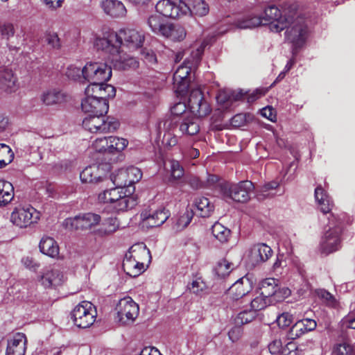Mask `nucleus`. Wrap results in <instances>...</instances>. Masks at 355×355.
Wrapping results in <instances>:
<instances>
[{
	"instance_id": "32",
	"label": "nucleus",
	"mask_w": 355,
	"mask_h": 355,
	"mask_svg": "<svg viewBox=\"0 0 355 355\" xmlns=\"http://www.w3.org/2000/svg\"><path fill=\"white\" fill-rule=\"evenodd\" d=\"M262 20L260 16L248 15L238 19L235 24L236 27L241 29L254 28L262 25Z\"/></svg>"
},
{
	"instance_id": "31",
	"label": "nucleus",
	"mask_w": 355,
	"mask_h": 355,
	"mask_svg": "<svg viewBox=\"0 0 355 355\" xmlns=\"http://www.w3.org/2000/svg\"><path fill=\"white\" fill-rule=\"evenodd\" d=\"M315 198L322 213L327 214L330 212L333 203L330 202L329 196L321 186L317 187L315 189Z\"/></svg>"
},
{
	"instance_id": "20",
	"label": "nucleus",
	"mask_w": 355,
	"mask_h": 355,
	"mask_svg": "<svg viewBox=\"0 0 355 355\" xmlns=\"http://www.w3.org/2000/svg\"><path fill=\"white\" fill-rule=\"evenodd\" d=\"M81 107L88 114H105L109 109L108 101H101L97 98L85 97L82 100Z\"/></svg>"
},
{
	"instance_id": "16",
	"label": "nucleus",
	"mask_w": 355,
	"mask_h": 355,
	"mask_svg": "<svg viewBox=\"0 0 355 355\" xmlns=\"http://www.w3.org/2000/svg\"><path fill=\"white\" fill-rule=\"evenodd\" d=\"M110 169L108 164H92L87 166L80 174L83 182L97 183L103 181L105 178V171Z\"/></svg>"
},
{
	"instance_id": "33",
	"label": "nucleus",
	"mask_w": 355,
	"mask_h": 355,
	"mask_svg": "<svg viewBox=\"0 0 355 355\" xmlns=\"http://www.w3.org/2000/svg\"><path fill=\"white\" fill-rule=\"evenodd\" d=\"M13 198L12 184L9 182L0 180V207L8 205Z\"/></svg>"
},
{
	"instance_id": "13",
	"label": "nucleus",
	"mask_w": 355,
	"mask_h": 355,
	"mask_svg": "<svg viewBox=\"0 0 355 355\" xmlns=\"http://www.w3.org/2000/svg\"><path fill=\"white\" fill-rule=\"evenodd\" d=\"M188 105L191 112L198 117H204L211 112L208 102L205 99L202 92L199 89H192L188 101Z\"/></svg>"
},
{
	"instance_id": "42",
	"label": "nucleus",
	"mask_w": 355,
	"mask_h": 355,
	"mask_svg": "<svg viewBox=\"0 0 355 355\" xmlns=\"http://www.w3.org/2000/svg\"><path fill=\"white\" fill-rule=\"evenodd\" d=\"M211 232L213 236L221 243L227 242L230 236V230L220 223L214 224Z\"/></svg>"
},
{
	"instance_id": "21",
	"label": "nucleus",
	"mask_w": 355,
	"mask_h": 355,
	"mask_svg": "<svg viewBox=\"0 0 355 355\" xmlns=\"http://www.w3.org/2000/svg\"><path fill=\"white\" fill-rule=\"evenodd\" d=\"M26 337L17 333L8 340L6 355H24L26 349Z\"/></svg>"
},
{
	"instance_id": "3",
	"label": "nucleus",
	"mask_w": 355,
	"mask_h": 355,
	"mask_svg": "<svg viewBox=\"0 0 355 355\" xmlns=\"http://www.w3.org/2000/svg\"><path fill=\"white\" fill-rule=\"evenodd\" d=\"M290 17L291 20L285 28V38L292 44L293 53H296L306 42L308 28L304 18L298 13L297 8Z\"/></svg>"
},
{
	"instance_id": "23",
	"label": "nucleus",
	"mask_w": 355,
	"mask_h": 355,
	"mask_svg": "<svg viewBox=\"0 0 355 355\" xmlns=\"http://www.w3.org/2000/svg\"><path fill=\"white\" fill-rule=\"evenodd\" d=\"M17 78L14 76L12 71L10 69L0 70V89L11 93L17 88Z\"/></svg>"
},
{
	"instance_id": "43",
	"label": "nucleus",
	"mask_w": 355,
	"mask_h": 355,
	"mask_svg": "<svg viewBox=\"0 0 355 355\" xmlns=\"http://www.w3.org/2000/svg\"><path fill=\"white\" fill-rule=\"evenodd\" d=\"M128 142L123 138L109 137V154H116L127 146Z\"/></svg>"
},
{
	"instance_id": "11",
	"label": "nucleus",
	"mask_w": 355,
	"mask_h": 355,
	"mask_svg": "<svg viewBox=\"0 0 355 355\" xmlns=\"http://www.w3.org/2000/svg\"><path fill=\"white\" fill-rule=\"evenodd\" d=\"M101 221V216L93 213H86L73 218H69L63 222V226L70 230H85L91 229Z\"/></svg>"
},
{
	"instance_id": "14",
	"label": "nucleus",
	"mask_w": 355,
	"mask_h": 355,
	"mask_svg": "<svg viewBox=\"0 0 355 355\" xmlns=\"http://www.w3.org/2000/svg\"><path fill=\"white\" fill-rule=\"evenodd\" d=\"M94 45L97 50L105 51L112 55L120 53L121 42L119 40L118 33L114 31L107 33L103 37H97Z\"/></svg>"
},
{
	"instance_id": "28",
	"label": "nucleus",
	"mask_w": 355,
	"mask_h": 355,
	"mask_svg": "<svg viewBox=\"0 0 355 355\" xmlns=\"http://www.w3.org/2000/svg\"><path fill=\"white\" fill-rule=\"evenodd\" d=\"M40 282L46 288L57 286L62 283L63 275L58 270H49L41 277Z\"/></svg>"
},
{
	"instance_id": "29",
	"label": "nucleus",
	"mask_w": 355,
	"mask_h": 355,
	"mask_svg": "<svg viewBox=\"0 0 355 355\" xmlns=\"http://www.w3.org/2000/svg\"><path fill=\"white\" fill-rule=\"evenodd\" d=\"M277 280L274 278H268L261 282L260 287V295L268 298L272 296H277L282 292L277 284Z\"/></svg>"
},
{
	"instance_id": "4",
	"label": "nucleus",
	"mask_w": 355,
	"mask_h": 355,
	"mask_svg": "<svg viewBox=\"0 0 355 355\" xmlns=\"http://www.w3.org/2000/svg\"><path fill=\"white\" fill-rule=\"evenodd\" d=\"M83 127L92 133L105 134L115 131L119 127V122L114 118L104 115L88 114L83 120Z\"/></svg>"
},
{
	"instance_id": "19",
	"label": "nucleus",
	"mask_w": 355,
	"mask_h": 355,
	"mask_svg": "<svg viewBox=\"0 0 355 355\" xmlns=\"http://www.w3.org/2000/svg\"><path fill=\"white\" fill-rule=\"evenodd\" d=\"M143 227L153 228L162 225L169 217V212L165 208L153 211L152 214L144 211L141 213Z\"/></svg>"
},
{
	"instance_id": "6",
	"label": "nucleus",
	"mask_w": 355,
	"mask_h": 355,
	"mask_svg": "<svg viewBox=\"0 0 355 355\" xmlns=\"http://www.w3.org/2000/svg\"><path fill=\"white\" fill-rule=\"evenodd\" d=\"M96 317L95 306L88 301H83L75 306L71 313V318L79 328H87L92 325Z\"/></svg>"
},
{
	"instance_id": "64",
	"label": "nucleus",
	"mask_w": 355,
	"mask_h": 355,
	"mask_svg": "<svg viewBox=\"0 0 355 355\" xmlns=\"http://www.w3.org/2000/svg\"><path fill=\"white\" fill-rule=\"evenodd\" d=\"M181 122L182 121L178 119L177 116L173 117L172 116H170L164 121V129L167 132H171L172 130H174V129L177 128L178 125L180 126Z\"/></svg>"
},
{
	"instance_id": "52",
	"label": "nucleus",
	"mask_w": 355,
	"mask_h": 355,
	"mask_svg": "<svg viewBox=\"0 0 355 355\" xmlns=\"http://www.w3.org/2000/svg\"><path fill=\"white\" fill-rule=\"evenodd\" d=\"M304 327L300 320L297 321L288 331L286 336L290 340H295L305 334Z\"/></svg>"
},
{
	"instance_id": "7",
	"label": "nucleus",
	"mask_w": 355,
	"mask_h": 355,
	"mask_svg": "<svg viewBox=\"0 0 355 355\" xmlns=\"http://www.w3.org/2000/svg\"><path fill=\"white\" fill-rule=\"evenodd\" d=\"M112 76V68L103 62H87L83 67L85 81L90 83H105Z\"/></svg>"
},
{
	"instance_id": "2",
	"label": "nucleus",
	"mask_w": 355,
	"mask_h": 355,
	"mask_svg": "<svg viewBox=\"0 0 355 355\" xmlns=\"http://www.w3.org/2000/svg\"><path fill=\"white\" fill-rule=\"evenodd\" d=\"M297 6L290 4L285 6L282 10H280L275 6H269L264 9L263 16L261 17L262 25H269L271 31L279 33L285 29L291 20V15L295 12Z\"/></svg>"
},
{
	"instance_id": "47",
	"label": "nucleus",
	"mask_w": 355,
	"mask_h": 355,
	"mask_svg": "<svg viewBox=\"0 0 355 355\" xmlns=\"http://www.w3.org/2000/svg\"><path fill=\"white\" fill-rule=\"evenodd\" d=\"M12 156L10 148L4 144H0V168L5 167L10 164Z\"/></svg>"
},
{
	"instance_id": "26",
	"label": "nucleus",
	"mask_w": 355,
	"mask_h": 355,
	"mask_svg": "<svg viewBox=\"0 0 355 355\" xmlns=\"http://www.w3.org/2000/svg\"><path fill=\"white\" fill-rule=\"evenodd\" d=\"M123 269L129 276L135 277L145 270L144 266L139 263L127 253L123 261Z\"/></svg>"
},
{
	"instance_id": "5",
	"label": "nucleus",
	"mask_w": 355,
	"mask_h": 355,
	"mask_svg": "<svg viewBox=\"0 0 355 355\" xmlns=\"http://www.w3.org/2000/svg\"><path fill=\"white\" fill-rule=\"evenodd\" d=\"M171 116L178 117L182 121L180 130L183 134L194 135L200 130L198 119L192 116L190 112H187L186 104L182 102L175 103L171 109Z\"/></svg>"
},
{
	"instance_id": "55",
	"label": "nucleus",
	"mask_w": 355,
	"mask_h": 355,
	"mask_svg": "<svg viewBox=\"0 0 355 355\" xmlns=\"http://www.w3.org/2000/svg\"><path fill=\"white\" fill-rule=\"evenodd\" d=\"M45 42L51 46V49L59 50L62 44L58 35L55 33H48L45 35Z\"/></svg>"
},
{
	"instance_id": "22",
	"label": "nucleus",
	"mask_w": 355,
	"mask_h": 355,
	"mask_svg": "<svg viewBox=\"0 0 355 355\" xmlns=\"http://www.w3.org/2000/svg\"><path fill=\"white\" fill-rule=\"evenodd\" d=\"M252 289V282L247 277H243L236 281L230 288V293L234 300L243 297Z\"/></svg>"
},
{
	"instance_id": "15",
	"label": "nucleus",
	"mask_w": 355,
	"mask_h": 355,
	"mask_svg": "<svg viewBox=\"0 0 355 355\" xmlns=\"http://www.w3.org/2000/svg\"><path fill=\"white\" fill-rule=\"evenodd\" d=\"M272 253L271 248L268 245L263 243L254 244L249 250L248 264L252 268L259 266L268 260Z\"/></svg>"
},
{
	"instance_id": "25",
	"label": "nucleus",
	"mask_w": 355,
	"mask_h": 355,
	"mask_svg": "<svg viewBox=\"0 0 355 355\" xmlns=\"http://www.w3.org/2000/svg\"><path fill=\"white\" fill-rule=\"evenodd\" d=\"M128 254L139 263L144 265V261H150V250L143 243L132 245Z\"/></svg>"
},
{
	"instance_id": "56",
	"label": "nucleus",
	"mask_w": 355,
	"mask_h": 355,
	"mask_svg": "<svg viewBox=\"0 0 355 355\" xmlns=\"http://www.w3.org/2000/svg\"><path fill=\"white\" fill-rule=\"evenodd\" d=\"M250 114H237L231 119V125L234 127H241L245 125L250 119Z\"/></svg>"
},
{
	"instance_id": "46",
	"label": "nucleus",
	"mask_w": 355,
	"mask_h": 355,
	"mask_svg": "<svg viewBox=\"0 0 355 355\" xmlns=\"http://www.w3.org/2000/svg\"><path fill=\"white\" fill-rule=\"evenodd\" d=\"M119 227V223L116 218H108L103 223V227L99 230V232L104 235L114 233Z\"/></svg>"
},
{
	"instance_id": "58",
	"label": "nucleus",
	"mask_w": 355,
	"mask_h": 355,
	"mask_svg": "<svg viewBox=\"0 0 355 355\" xmlns=\"http://www.w3.org/2000/svg\"><path fill=\"white\" fill-rule=\"evenodd\" d=\"M293 322V316L292 314L284 312L279 315L277 319V323L279 328L286 329Z\"/></svg>"
},
{
	"instance_id": "49",
	"label": "nucleus",
	"mask_w": 355,
	"mask_h": 355,
	"mask_svg": "<svg viewBox=\"0 0 355 355\" xmlns=\"http://www.w3.org/2000/svg\"><path fill=\"white\" fill-rule=\"evenodd\" d=\"M244 96V93H243L242 90L240 91H232L230 93L226 94L225 92L219 94L217 96V100L220 103H224L226 101H239Z\"/></svg>"
},
{
	"instance_id": "17",
	"label": "nucleus",
	"mask_w": 355,
	"mask_h": 355,
	"mask_svg": "<svg viewBox=\"0 0 355 355\" xmlns=\"http://www.w3.org/2000/svg\"><path fill=\"white\" fill-rule=\"evenodd\" d=\"M342 228L340 226L330 227L327 230L321 241L320 247L322 253L326 254L332 253L340 248V234Z\"/></svg>"
},
{
	"instance_id": "50",
	"label": "nucleus",
	"mask_w": 355,
	"mask_h": 355,
	"mask_svg": "<svg viewBox=\"0 0 355 355\" xmlns=\"http://www.w3.org/2000/svg\"><path fill=\"white\" fill-rule=\"evenodd\" d=\"M65 75L69 79L72 80L82 83L85 82L83 78V68L80 69L73 65H70L67 68Z\"/></svg>"
},
{
	"instance_id": "30",
	"label": "nucleus",
	"mask_w": 355,
	"mask_h": 355,
	"mask_svg": "<svg viewBox=\"0 0 355 355\" xmlns=\"http://www.w3.org/2000/svg\"><path fill=\"white\" fill-rule=\"evenodd\" d=\"M41 252L51 257H56L59 254V247L51 237H43L40 243Z\"/></svg>"
},
{
	"instance_id": "54",
	"label": "nucleus",
	"mask_w": 355,
	"mask_h": 355,
	"mask_svg": "<svg viewBox=\"0 0 355 355\" xmlns=\"http://www.w3.org/2000/svg\"><path fill=\"white\" fill-rule=\"evenodd\" d=\"M93 146L99 153L109 154V137L96 139L93 143Z\"/></svg>"
},
{
	"instance_id": "62",
	"label": "nucleus",
	"mask_w": 355,
	"mask_h": 355,
	"mask_svg": "<svg viewBox=\"0 0 355 355\" xmlns=\"http://www.w3.org/2000/svg\"><path fill=\"white\" fill-rule=\"evenodd\" d=\"M266 297H263V295L258 296L255 297L253 300L251 302V309L257 313V311L263 309L267 306V301Z\"/></svg>"
},
{
	"instance_id": "10",
	"label": "nucleus",
	"mask_w": 355,
	"mask_h": 355,
	"mask_svg": "<svg viewBox=\"0 0 355 355\" xmlns=\"http://www.w3.org/2000/svg\"><path fill=\"white\" fill-rule=\"evenodd\" d=\"M117 321L123 324H129L135 321L139 315L138 304L130 297L119 300L116 307Z\"/></svg>"
},
{
	"instance_id": "12",
	"label": "nucleus",
	"mask_w": 355,
	"mask_h": 355,
	"mask_svg": "<svg viewBox=\"0 0 355 355\" xmlns=\"http://www.w3.org/2000/svg\"><path fill=\"white\" fill-rule=\"evenodd\" d=\"M39 214L32 207H17L11 214L10 220L15 225L24 228L36 223Z\"/></svg>"
},
{
	"instance_id": "41",
	"label": "nucleus",
	"mask_w": 355,
	"mask_h": 355,
	"mask_svg": "<svg viewBox=\"0 0 355 355\" xmlns=\"http://www.w3.org/2000/svg\"><path fill=\"white\" fill-rule=\"evenodd\" d=\"M195 205L201 217H209L214 211V206L207 198L202 197L196 199Z\"/></svg>"
},
{
	"instance_id": "60",
	"label": "nucleus",
	"mask_w": 355,
	"mask_h": 355,
	"mask_svg": "<svg viewBox=\"0 0 355 355\" xmlns=\"http://www.w3.org/2000/svg\"><path fill=\"white\" fill-rule=\"evenodd\" d=\"M126 171L130 186L139 182L142 177L141 170L137 167L131 166L126 168Z\"/></svg>"
},
{
	"instance_id": "59",
	"label": "nucleus",
	"mask_w": 355,
	"mask_h": 355,
	"mask_svg": "<svg viewBox=\"0 0 355 355\" xmlns=\"http://www.w3.org/2000/svg\"><path fill=\"white\" fill-rule=\"evenodd\" d=\"M340 327L342 331L348 329H355V316L351 313L345 316L340 322Z\"/></svg>"
},
{
	"instance_id": "8",
	"label": "nucleus",
	"mask_w": 355,
	"mask_h": 355,
	"mask_svg": "<svg viewBox=\"0 0 355 355\" xmlns=\"http://www.w3.org/2000/svg\"><path fill=\"white\" fill-rule=\"evenodd\" d=\"M220 191L226 197L238 202H246L250 199V193L254 189L251 181H241L238 184L229 185L227 183L219 184Z\"/></svg>"
},
{
	"instance_id": "1",
	"label": "nucleus",
	"mask_w": 355,
	"mask_h": 355,
	"mask_svg": "<svg viewBox=\"0 0 355 355\" xmlns=\"http://www.w3.org/2000/svg\"><path fill=\"white\" fill-rule=\"evenodd\" d=\"M203 53V49L198 48L191 53L183 64L180 65L173 74V88L175 92L184 96L187 94L189 87V74L192 69H196L200 64Z\"/></svg>"
},
{
	"instance_id": "9",
	"label": "nucleus",
	"mask_w": 355,
	"mask_h": 355,
	"mask_svg": "<svg viewBox=\"0 0 355 355\" xmlns=\"http://www.w3.org/2000/svg\"><path fill=\"white\" fill-rule=\"evenodd\" d=\"M155 9L163 16L173 19L187 15L190 11V7L182 0H159Z\"/></svg>"
},
{
	"instance_id": "48",
	"label": "nucleus",
	"mask_w": 355,
	"mask_h": 355,
	"mask_svg": "<svg viewBox=\"0 0 355 355\" xmlns=\"http://www.w3.org/2000/svg\"><path fill=\"white\" fill-rule=\"evenodd\" d=\"M256 315L257 313L252 309L243 311L240 312L235 318V324L236 325H243L249 323L256 318Z\"/></svg>"
},
{
	"instance_id": "53",
	"label": "nucleus",
	"mask_w": 355,
	"mask_h": 355,
	"mask_svg": "<svg viewBox=\"0 0 355 355\" xmlns=\"http://www.w3.org/2000/svg\"><path fill=\"white\" fill-rule=\"evenodd\" d=\"M336 355H355V351L352 345L346 342L337 344L334 349Z\"/></svg>"
},
{
	"instance_id": "27",
	"label": "nucleus",
	"mask_w": 355,
	"mask_h": 355,
	"mask_svg": "<svg viewBox=\"0 0 355 355\" xmlns=\"http://www.w3.org/2000/svg\"><path fill=\"white\" fill-rule=\"evenodd\" d=\"M162 35L174 42H180L184 39L186 31L180 25L167 23Z\"/></svg>"
},
{
	"instance_id": "63",
	"label": "nucleus",
	"mask_w": 355,
	"mask_h": 355,
	"mask_svg": "<svg viewBox=\"0 0 355 355\" xmlns=\"http://www.w3.org/2000/svg\"><path fill=\"white\" fill-rule=\"evenodd\" d=\"M302 350L299 349L297 345L294 342H289L284 347L282 354L284 355H302Z\"/></svg>"
},
{
	"instance_id": "45",
	"label": "nucleus",
	"mask_w": 355,
	"mask_h": 355,
	"mask_svg": "<svg viewBox=\"0 0 355 355\" xmlns=\"http://www.w3.org/2000/svg\"><path fill=\"white\" fill-rule=\"evenodd\" d=\"M209 11V6L208 3L204 0H195L193 4L192 8H190V11L189 12L199 16L203 17L207 15Z\"/></svg>"
},
{
	"instance_id": "57",
	"label": "nucleus",
	"mask_w": 355,
	"mask_h": 355,
	"mask_svg": "<svg viewBox=\"0 0 355 355\" xmlns=\"http://www.w3.org/2000/svg\"><path fill=\"white\" fill-rule=\"evenodd\" d=\"M171 164V178L173 180H179L183 177L184 171L182 166H180V163L175 160H171L170 162Z\"/></svg>"
},
{
	"instance_id": "40",
	"label": "nucleus",
	"mask_w": 355,
	"mask_h": 355,
	"mask_svg": "<svg viewBox=\"0 0 355 355\" xmlns=\"http://www.w3.org/2000/svg\"><path fill=\"white\" fill-rule=\"evenodd\" d=\"M121 189L116 187L115 188L105 190L98 195V200L103 203L114 204L122 194Z\"/></svg>"
},
{
	"instance_id": "24",
	"label": "nucleus",
	"mask_w": 355,
	"mask_h": 355,
	"mask_svg": "<svg viewBox=\"0 0 355 355\" xmlns=\"http://www.w3.org/2000/svg\"><path fill=\"white\" fill-rule=\"evenodd\" d=\"M104 12L114 17H123L126 13L124 5L118 0H105L102 3Z\"/></svg>"
},
{
	"instance_id": "35",
	"label": "nucleus",
	"mask_w": 355,
	"mask_h": 355,
	"mask_svg": "<svg viewBox=\"0 0 355 355\" xmlns=\"http://www.w3.org/2000/svg\"><path fill=\"white\" fill-rule=\"evenodd\" d=\"M137 205V200L133 196L121 195L114 204V208L118 211H124L134 208Z\"/></svg>"
},
{
	"instance_id": "51",
	"label": "nucleus",
	"mask_w": 355,
	"mask_h": 355,
	"mask_svg": "<svg viewBox=\"0 0 355 355\" xmlns=\"http://www.w3.org/2000/svg\"><path fill=\"white\" fill-rule=\"evenodd\" d=\"M192 219V214L189 211H187L181 215L176 220L173 225V229L180 232L184 230L191 223Z\"/></svg>"
},
{
	"instance_id": "44",
	"label": "nucleus",
	"mask_w": 355,
	"mask_h": 355,
	"mask_svg": "<svg viewBox=\"0 0 355 355\" xmlns=\"http://www.w3.org/2000/svg\"><path fill=\"white\" fill-rule=\"evenodd\" d=\"M234 264L226 259H223L218 261L215 271L218 277L224 278L230 274L234 268Z\"/></svg>"
},
{
	"instance_id": "36",
	"label": "nucleus",
	"mask_w": 355,
	"mask_h": 355,
	"mask_svg": "<svg viewBox=\"0 0 355 355\" xmlns=\"http://www.w3.org/2000/svg\"><path fill=\"white\" fill-rule=\"evenodd\" d=\"M112 56L114 67L119 70H127L129 68L136 67L137 66L136 60L132 58H122L119 53H116Z\"/></svg>"
},
{
	"instance_id": "61",
	"label": "nucleus",
	"mask_w": 355,
	"mask_h": 355,
	"mask_svg": "<svg viewBox=\"0 0 355 355\" xmlns=\"http://www.w3.org/2000/svg\"><path fill=\"white\" fill-rule=\"evenodd\" d=\"M187 184H188L193 189L198 190L205 189L204 181L199 177L191 175L187 178Z\"/></svg>"
},
{
	"instance_id": "18",
	"label": "nucleus",
	"mask_w": 355,
	"mask_h": 355,
	"mask_svg": "<svg viewBox=\"0 0 355 355\" xmlns=\"http://www.w3.org/2000/svg\"><path fill=\"white\" fill-rule=\"evenodd\" d=\"M119 40L122 45L127 46L129 49H137L142 46L144 42V35L135 29H126L121 31L118 33Z\"/></svg>"
},
{
	"instance_id": "38",
	"label": "nucleus",
	"mask_w": 355,
	"mask_h": 355,
	"mask_svg": "<svg viewBox=\"0 0 355 355\" xmlns=\"http://www.w3.org/2000/svg\"><path fill=\"white\" fill-rule=\"evenodd\" d=\"M279 183L275 181H272L264 184L260 187L259 189L257 191L256 197L258 200H263L267 198H272L275 193L271 191L277 188Z\"/></svg>"
},
{
	"instance_id": "34",
	"label": "nucleus",
	"mask_w": 355,
	"mask_h": 355,
	"mask_svg": "<svg viewBox=\"0 0 355 355\" xmlns=\"http://www.w3.org/2000/svg\"><path fill=\"white\" fill-rule=\"evenodd\" d=\"M42 101L46 105L58 104L65 101V94L56 89H51L43 94Z\"/></svg>"
},
{
	"instance_id": "39",
	"label": "nucleus",
	"mask_w": 355,
	"mask_h": 355,
	"mask_svg": "<svg viewBox=\"0 0 355 355\" xmlns=\"http://www.w3.org/2000/svg\"><path fill=\"white\" fill-rule=\"evenodd\" d=\"M147 24L153 33L160 35L164 32V28L166 26V24L164 22L163 18L158 15L150 16L147 20Z\"/></svg>"
},
{
	"instance_id": "37",
	"label": "nucleus",
	"mask_w": 355,
	"mask_h": 355,
	"mask_svg": "<svg viewBox=\"0 0 355 355\" xmlns=\"http://www.w3.org/2000/svg\"><path fill=\"white\" fill-rule=\"evenodd\" d=\"M110 180L112 183L116 187L121 189V190H122L123 187L130 186L128 180V175L126 169L125 168H121L118 170L116 173L112 174L110 176Z\"/></svg>"
}]
</instances>
